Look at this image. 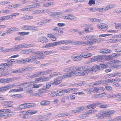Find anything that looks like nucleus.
<instances>
[{"mask_svg": "<svg viewBox=\"0 0 121 121\" xmlns=\"http://www.w3.org/2000/svg\"><path fill=\"white\" fill-rule=\"evenodd\" d=\"M88 9L90 11L92 12H95L96 11L95 8H88Z\"/></svg>", "mask_w": 121, "mask_h": 121, "instance_id": "nucleus-58", "label": "nucleus"}, {"mask_svg": "<svg viewBox=\"0 0 121 121\" xmlns=\"http://www.w3.org/2000/svg\"><path fill=\"white\" fill-rule=\"evenodd\" d=\"M98 36L95 35H87L86 36V40H92L93 39H95L98 37Z\"/></svg>", "mask_w": 121, "mask_h": 121, "instance_id": "nucleus-17", "label": "nucleus"}, {"mask_svg": "<svg viewBox=\"0 0 121 121\" xmlns=\"http://www.w3.org/2000/svg\"><path fill=\"white\" fill-rule=\"evenodd\" d=\"M54 47L61 44L60 41L53 43Z\"/></svg>", "mask_w": 121, "mask_h": 121, "instance_id": "nucleus-49", "label": "nucleus"}, {"mask_svg": "<svg viewBox=\"0 0 121 121\" xmlns=\"http://www.w3.org/2000/svg\"><path fill=\"white\" fill-rule=\"evenodd\" d=\"M54 47V44L53 43H48L45 46H43V48H49L50 47Z\"/></svg>", "mask_w": 121, "mask_h": 121, "instance_id": "nucleus-22", "label": "nucleus"}, {"mask_svg": "<svg viewBox=\"0 0 121 121\" xmlns=\"http://www.w3.org/2000/svg\"><path fill=\"white\" fill-rule=\"evenodd\" d=\"M48 36L52 41H55L56 39V38L55 36L52 34H48Z\"/></svg>", "mask_w": 121, "mask_h": 121, "instance_id": "nucleus-21", "label": "nucleus"}, {"mask_svg": "<svg viewBox=\"0 0 121 121\" xmlns=\"http://www.w3.org/2000/svg\"><path fill=\"white\" fill-rule=\"evenodd\" d=\"M69 18V19L73 20H76V17L72 15L71 14H70Z\"/></svg>", "mask_w": 121, "mask_h": 121, "instance_id": "nucleus-52", "label": "nucleus"}, {"mask_svg": "<svg viewBox=\"0 0 121 121\" xmlns=\"http://www.w3.org/2000/svg\"><path fill=\"white\" fill-rule=\"evenodd\" d=\"M102 104V103L101 102H96L93 103V105L94 106V108H95L97 106L99 105Z\"/></svg>", "mask_w": 121, "mask_h": 121, "instance_id": "nucleus-56", "label": "nucleus"}, {"mask_svg": "<svg viewBox=\"0 0 121 121\" xmlns=\"http://www.w3.org/2000/svg\"><path fill=\"white\" fill-rule=\"evenodd\" d=\"M23 39V38L21 36H18L17 37H16L15 38V40H22Z\"/></svg>", "mask_w": 121, "mask_h": 121, "instance_id": "nucleus-54", "label": "nucleus"}, {"mask_svg": "<svg viewBox=\"0 0 121 121\" xmlns=\"http://www.w3.org/2000/svg\"><path fill=\"white\" fill-rule=\"evenodd\" d=\"M42 81H45L49 80V78L48 77H44L42 78Z\"/></svg>", "mask_w": 121, "mask_h": 121, "instance_id": "nucleus-59", "label": "nucleus"}, {"mask_svg": "<svg viewBox=\"0 0 121 121\" xmlns=\"http://www.w3.org/2000/svg\"><path fill=\"white\" fill-rule=\"evenodd\" d=\"M52 72V70L49 69L45 71H38L36 72L34 74L31 75V78H34L36 77L45 75L50 73Z\"/></svg>", "mask_w": 121, "mask_h": 121, "instance_id": "nucleus-4", "label": "nucleus"}, {"mask_svg": "<svg viewBox=\"0 0 121 121\" xmlns=\"http://www.w3.org/2000/svg\"><path fill=\"white\" fill-rule=\"evenodd\" d=\"M108 66L107 64L104 63H101L99 65L100 70H103L106 68L108 67Z\"/></svg>", "mask_w": 121, "mask_h": 121, "instance_id": "nucleus-14", "label": "nucleus"}, {"mask_svg": "<svg viewBox=\"0 0 121 121\" xmlns=\"http://www.w3.org/2000/svg\"><path fill=\"white\" fill-rule=\"evenodd\" d=\"M43 56L49 54H51L52 53L51 51H43Z\"/></svg>", "mask_w": 121, "mask_h": 121, "instance_id": "nucleus-39", "label": "nucleus"}, {"mask_svg": "<svg viewBox=\"0 0 121 121\" xmlns=\"http://www.w3.org/2000/svg\"><path fill=\"white\" fill-rule=\"evenodd\" d=\"M64 70L66 72H69V73H68L65 75H64V76H67L66 78H67L68 77H69L73 76L75 74L76 75V74L78 72L77 71L76 68L74 66H71L66 68L64 69Z\"/></svg>", "mask_w": 121, "mask_h": 121, "instance_id": "nucleus-2", "label": "nucleus"}, {"mask_svg": "<svg viewBox=\"0 0 121 121\" xmlns=\"http://www.w3.org/2000/svg\"><path fill=\"white\" fill-rule=\"evenodd\" d=\"M75 44H85V45H86V40H85L84 42L76 41L75 42Z\"/></svg>", "mask_w": 121, "mask_h": 121, "instance_id": "nucleus-24", "label": "nucleus"}, {"mask_svg": "<svg viewBox=\"0 0 121 121\" xmlns=\"http://www.w3.org/2000/svg\"><path fill=\"white\" fill-rule=\"evenodd\" d=\"M93 103L89 105L86 106V108L89 109H92L95 108L94 106L93 105Z\"/></svg>", "mask_w": 121, "mask_h": 121, "instance_id": "nucleus-46", "label": "nucleus"}, {"mask_svg": "<svg viewBox=\"0 0 121 121\" xmlns=\"http://www.w3.org/2000/svg\"><path fill=\"white\" fill-rule=\"evenodd\" d=\"M112 51L111 50L106 48L103 49L99 51V52L100 53L103 54L110 53Z\"/></svg>", "mask_w": 121, "mask_h": 121, "instance_id": "nucleus-13", "label": "nucleus"}, {"mask_svg": "<svg viewBox=\"0 0 121 121\" xmlns=\"http://www.w3.org/2000/svg\"><path fill=\"white\" fill-rule=\"evenodd\" d=\"M16 84H14L13 85L9 84L0 87V92H5L10 89L12 88L13 87H14L16 86H19L17 85H18V84L17 83H16Z\"/></svg>", "mask_w": 121, "mask_h": 121, "instance_id": "nucleus-6", "label": "nucleus"}, {"mask_svg": "<svg viewBox=\"0 0 121 121\" xmlns=\"http://www.w3.org/2000/svg\"><path fill=\"white\" fill-rule=\"evenodd\" d=\"M89 20L91 22H99L100 20L99 19H97L96 18H89Z\"/></svg>", "mask_w": 121, "mask_h": 121, "instance_id": "nucleus-32", "label": "nucleus"}, {"mask_svg": "<svg viewBox=\"0 0 121 121\" xmlns=\"http://www.w3.org/2000/svg\"><path fill=\"white\" fill-rule=\"evenodd\" d=\"M70 90V88L62 90V94H63V95H64L65 93H68L70 92H71Z\"/></svg>", "mask_w": 121, "mask_h": 121, "instance_id": "nucleus-27", "label": "nucleus"}, {"mask_svg": "<svg viewBox=\"0 0 121 121\" xmlns=\"http://www.w3.org/2000/svg\"><path fill=\"white\" fill-rule=\"evenodd\" d=\"M38 29L36 26H30V30L37 31H38Z\"/></svg>", "mask_w": 121, "mask_h": 121, "instance_id": "nucleus-29", "label": "nucleus"}, {"mask_svg": "<svg viewBox=\"0 0 121 121\" xmlns=\"http://www.w3.org/2000/svg\"><path fill=\"white\" fill-rule=\"evenodd\" d=\"M52 72V70L49 69L45 71H38L36 72L34 74L31 75V78H34L36 77L45 75L50 73Z\"/></svg>", "mask_w": 121, "mask_h": 121, "instance_id": "nucleus-3", "label": "nucleus"}, {"mask_svg": "<svg viewBox=\"0 0 121 121\" xmlns=\"http://www.w3.org/2000/svg\"><path fill=\"white\" fill-rule=\"evenodd\" d=\"M23 44V47H25L26 48H30L31 47H33L35 46V45L34 44H25L24 45Z\"/></svg>", "mask_w": 121, "mask_h": 121, "instance_id": "nucleus-31", "label": "nucleus"}, {"mask_svg": "<svg viewBox=\"0 0 121 121\" xmlns=\"http://www.w3.org/2000/svg\"><path fill=\"white\" fill-rule=\"evenodd\" d=\"M67 76H59L58 77L56 78L54 80L55 85L58 84L62 82V80L66 78Z\"/></svg>", "mask_w": 121, "mask_h": 121, "instance_id": "nucleus-8", "label": "nucleus"}, {"mask_svg": "<svg viewBox=\"0 0 121 121\" xmlns=\"http://www.w3.org/2000/svg\"><path fill=\"white\" fill-rule=\"evenodd\" d=\"M111 75L112 76H113L116 77H121V73L118 72L114 73L113 75V74H111Z\"/></svg>", "mask_w": 121, "mask_h": 121, "instance_id": "nucleus-40", "label": "nucleus"}, {"mask_svg": "<svg viewBox=\"0 0 121 121\" xmlns=\"http://www.w3.org/2000/svg\"><path fill=\"white\" fill-rule=\"evenodd\" d=\"M51 4L50 2H48L44 4L43 5L44 7H48L50 6Z\"/></svg>", "mask_w": 121, "mask_h": 121, "instance_id": "nucleus-64", "label": "nucleus"}, {"mask_svg": "<svg viewBox=\"0 0 121 121\" xmlns=\"http://www.w3.org/2000/svg\"><path fill=\"white\" fill-rule=\"evenodd\" d=\"M38 40L43 43H46L48 42V40L45 37H41L38 39Z\"/></svg>", "mask_w": 121, "mask_h": 121, "instance_id": "nucleus-12", "label": "nucleus"}, {"mask_svg": "<svg viewBox=\"0 0 121 121\" xmlns=\"http://www.w3.org/2000/svg\"><path fill=\"white\" fill-rule=\"evenodd\" d=\"M38 14L40 13H45V11H46V10H37Z\"/></svg>", "mask_w": 121, "mask_h": 121, "instance_id": "nucleus-55", "label": "nucleus"}, {"mask_svg": "<svg viewBox=\"0 0 121 121\" xmlns=\"http://www.w3.org/2000/svg\"><path fill=\"white\" fill-rule=\"evenodd\" d=\"M28 61V62L33 61L39 59L38 56L35 55H31L29 57V58H26Z\"/></svg>", "mask_w": 121, "mask_h": 121, "instance_id": "nucleus-10", "label": "nucleus"}, {"mask_svg": "<svg viewBox=\"0 0 121 121\" xmlns=\"http://www.w3.org/2000/svg\"><path fill=\"white\" fill-rule=\"evenodd\" d=\"M121 23H117L115 27L117 29L119 30L121 29Z\"/></svg>", "mask_w": 121, "mask_h": 121, "instance_id": "nucleus-42", "label": "nucleus"}, {"mask_svg": "<svg viewBox=\"0 0 121 121\" xmlns=\"http://www.w3.org/2000/svg\"><path fill=\"white\" fill-rule=\"evenodd\" d=\"M30 26L28 25H26L22 27V29L24 30H29L30 29Z\"/></svg>", "mask_w": 121, "mask_h": 121, "instance_id": "nucleus-50", "label": "nucleus"}, {"mask_svg": "<svg viewBox=\"0 0 121 121\" xmlns=\"http://www.w3.org/2000/svg\"><path fill=\"white\" fill-rule=\"evenodd\" d=\"M11 30L12 31H18L19 30V29L17 28L16 27H11L10 28Z\"/></svg>", "mask_w": 121, "mask_h": 121, "instance_id": "nucleus-51", "label": "nucleus"}, {"mask_svg": "<svg viewBox=\"0 0 121 121\" xmlns=\"http://www.w3.org/2000/svg\"><path fill=\"white\" fill-rule=\"evenodd\" d=\"M37 112L38 111L37 110H36L34 111L29 110L27 111L26 113L27 114H29V115H30H30H32L33 114L37 113Z\"/></svg>", "mask_w": 121, "mask_h": 121, "instance_id": "nucleus-26", "label": "nucleus"}, {"mask_svg": "<svg viewBox=\"0 0 121 121\" xmlns=\"http://www.w3.org/2000/svg\"><path fill=\"white\" fill-rule=\"evenodd\" d=\"M30 49L27 50H25L22 51V52L25 54H30Z\"/></svg>", "mask_w": 121, "mask_h": 121, "instance_id": "nucleus-57", "label": "nucleus"}, {"mask_svg": "<svg viewBox=\"0 0 121 121\" xmlns=\"http://www.w3.org/2000/svg\"><path fill=\"white\" fill-rule=\"evenodd\" d=\"M23 47V44H21L20 45H16L15 46V48L10 49H8L6 50L1 51L2 52H9L13 51L18 50L20 48Z\"/></svg>", "mask_w": 121, "mask_h": 121, "instance_id": "nucleus-7", "label": "nucleus"}, {"mask_svg": "<svg viewBox=\"0 0 121 121\" xmlns=\"http://www.w3.org/2000/svg\"><path fill=\"white\" fill-rule=\"evenodd\" d=\"M84 107L80 106L79 107H78L77 108V111L78 112H79L84 110Z\"/></svg>", "mask_w": 121, "mask_h": 121, "instance_id": "nucleus-33", "label": "nucleus"}, {"mask_svg": "<svg viewBox=\"0 0 121 121\" xmlns=\"http://www.w3.org/2000/svg\"><path fill=\"white\" fill-rule=\"evenodd\" d=\"M97 61L100 62L103 59L104 57L103 55H98L96 56Z\"/></svg>", "mask_w": 121, "mask_h": 121, "instance_id": "nucleus-25", "label": "nucleus"}, {"mask_svg": "<svg viewBox=\"0 0 121 121\" xmlns=\"http://www.w3.org/2000/svg\"><path fill=\"white\" fill-rule=\"evenodd\" d=\"M116 6L115 4H111L108 5V9H109L111 8H113L115 7Z\"/></svg>", "mask_w": 121, "mask_h": 121, "instance_id": "nucleus-63", "label": "nucleus"}, {"mask_svg": "<svg viewBox=\"0 0 121 121\" xmlns=\"http://www.w3.org/2000/svg\"><path fill=\"white\" fill-rule=\"evenodd\" d=\"M93 39L92 40H86V45H92L94 44Z\"/></svg>", "mask_w": 121, "mask_h": 121, "instance_id": "nucleus-28", "label": "nucleus"}, {"mask_svg": "<svg viewBox=\"0 0 121 121\" xmlns=\"http://www.w3.org/2000/svg\"><path fill=\"white\" fill-rule=\"evenodd\" d=\"M21 18H22L23 20L30 19H33V17L31 16L25 15L24 17H22Z\"/></svg>", "mask_w": 121, "mask_h": 121, "instance_id": "nucleus-23", "label": "nucleus"}, {"mask_svg": "<svg viewBox=\"0 0 121 121\" xmlns=\"http://www.w3.org/2000/svg\"><path fill=\"white\" fill-rule=\"evenodd\" d=\"M101 113L102 114H103V117L104 116L107 117V115H106V111H104V110L102 111H101Z\"/></svg>", "mask_w": 121, "mask_h": 121, "instance_id": "nucleus-61", "label": "nucleus"}, {"mask_svg": "<svg viewBox=\"0 0 121 121\" xmlns=\"http://www.w3.org/2000/svg\"><path fill=\"white\" fill-rule=\"evenodd\" d=\"M99 70L100 69L99 65L94 66L92 67V68L90 69V73L94 71L96 72Z\"/></svg>", "mask_w": 121, "mask_h": 121, "instance_id": "nucleus-11", "label": "nucleus"}, {"mask_svg": "<svg viewBox=\"0 0 121 121\" xmlns=\"http://www.w3.org/2000/svg\"><path fill=\"white\" fill-rule=\"evenodd\" d=\"M76 86H82L85 85V83H84L83 81H81V82L76 83Z\"/></svg>", "mask_w": 121, "mask_h": 121, "instance_id": "nucleus-47", "label": "nucleus"}, {"mask_svg": "<svg viewBox=\"0 0 121 121\" xmlns=\"http://www.w3.org/2000/svg\"><path fill=\"white\" fill-rule=\"evenodd\" d=\"M91 54L90 53H87L86 52L82 53L80 55V56L84 58H87L91 56Z\"/></svg>", "mask_w": 121, "mask_h": 121, "instance_id": "nucleus-16", "label": "nucleus"}, {"mask_svg": "<svg viewBox=\"0 0 121 121\" xmlns=\"http://www.w3.org/2000/svg\"><path fill=\"white\" fill-rule=\"evenodd\" d=\"M50 103V102L49 101L47 100L42 101L40 103V104L43 105L49 104Z\"/></svg>", "mask_w": 121, "mask_h": 121, "instance_id": "nucleus-19", "label": "nucleus"}, {"mask_svg": "<svg viewBox=\"0 0 121 121\" xmlns=\"http://www.w3.org/2000/svg\"><path fill=\"white\" fill-rule=\"evenodd\" d=\"M95 4V1L94 0H90L89 1L88 4L89 6H91L92 4Z\"/></svg>", "mask_w": 121, "mask_h": 121, "instance_id": "nucleus-38", "label": "nucleus"}, {"mask_svg": "<svg viewBox=\"0 0 121 121\" xmlns=\"http://www.w3.org/2000/svg\"><path fill=\"white\" fill-rule=\"evenodd\" d=\"M92 25V24H86L82 25L81 26L82 27H86L87 26H91Z\"/></svg>", "mask_w": 121, "mask_h": 121, "instance_id": "nucleus-53", "label": "nucleus"}, {"mask_svg": "<svg viewBox=\"0 0 121 121\" xmlns=\"http://www.w3.org/2000/svg\"><path fill=\"white\" fill-rule=\"evenodd\" d=\"M105 58L106 60L108 61L113 60V58L111 56V55L105 56Z\"/></svg>", "mask_w": 121, "mask_h": 121, "instance_id": "nucleus-41", "label": "nucleus"}, {"mask_svg": "<svg viewBox=\"0 0 121 121\" xmlns=\"http://www.w3.org/2000/svg\"><path fill=\"white\" fill-rule=\"evenodd\" d=\"M30 33L29 32H18L17 34L18 35H28Z\"/></svg>", "mask_w": 121, "mask_h": 121, "instance_id": "nucleus-35", "label": "nucleus"}, {"mask_svg": "<svg viewBox=\"0 0 121 121\" xmlns=\"http://www.w3.org/2000/svg\"><path fill=\"white\" fill-rule=\"evenodd\" d=\"M60 74V73L59 72H56L54 73H52L50 74V76H54L59 75Z\"/></svg>", "mask_w": 121, "mask_h": 121, "instance_id": "nucleus-37", "label": "nucleus"}, {"mask_svg": "<svg viewBox=\"0 0 121 121\" xmlns=\"http://www.w3.org/2000/svg\"><path fill=\"white\" fill-rule=\"evenodd\" d=\"M106 115L108 116H109L115 112V111L113 110H110L109 111H107Z\"/></svg>", "mask_w": 121, "mask_h": 121, "instance_id": "nucleus-20", "label": "nucleus"}, {"mask_svg": "<svg viewBox=\"0 0 121 121\" xmlns=\"http://www.w3.org/2000/svg\"><path fill=\"white\" fill-rule=\"evenodd\" d=\"M61 44L65 43H72V41L71 40H61L60 41Z\"/></svg>", "mask_w": 121, "mask_h": 121, "instance_id": "nucleus-43", "label": "nucleus"}, {"mask_svg": "<svg viewBox=\"0 0 121 121\" xmlns=\"http://www.w3.org/2000/svg\"><path fill=\"white\" fill-rule=\"evenodd\" d=\"M68 48L66 46H63L59 48V50H67V49Z\"/></svg>", "mask_w": 121, "mask_h": 121, "instance_id": "nucleus-60", "label": "nucleus"}, {"mask_svg": "<svg viewBox=\"0 0 121 121\" xmlns=\"http://www.w3.org/2000/svg\"><path fill=\"white\" fill-rule=\"evenodd\" d=\"M62 90H60L56 91V96L62 95H63L62 94Z\"/></svg>", "mask_w": 121, "mask_h": 121, "instance_id": "nucleus-36", "label": "nucleus"}, {"mask_svg": "<svg viewBox=\"0 0 121 121\" xmlns=\"http://www.w3.org/2000/svg\"><path fill=\"white\" fill-rule=\"evenodd\" d=\"M11 112V110L9 109H2L0 110V112H4L5 113L7 112L10 113Z\"/></svg>", "mask_w": 121, "mask_h": 121, "instance_id": "nucleus-30", "label": "nucleus"}, {"mask_svg": "<svg viewBox=\"0 0 121 121\" xmlns=\"http://www.w3.org/2000/svg\"><path fill=\"white\" fill-rule=\"evenodd\" d=\"M97 27L102 30H105L108 29V26L104 23L99 24L97 26Z\"/></svg>", "mask_w": 121, "mask_h": 121, "instance_id": "nucleus-9", "label": "nucleus"}, {"mask_svg": "<svg viewBox=\"0 0 121 121\" xmlns=\"http://www.w3.org/2000/svg\"><path fill=\"white\" fill-rule=\"evenodd\" d=\"M92 91L98 92L99 91V88L97 87H95L92 88Z\"/></svg>", "mask_w": 121, "mask_h": 121, "instance_id": "nucleus-62", "label": "nucleus"}, {"mask_svg": "<svg viewBox=\"0 0 121 121\" xmlns=\"http://www.w3.org/2000/svg\"><path fill=\"white\" fill-rule=\"evenodd\" d=\"M89 67L87 66H84L79 67L76 68L77 73L76 75H85L90 73V69H89Z\"/></svg>", "mask_w": 121, "mask_h": 121, "instance_id": "nucleus-1", "label": "nucleus"}, {"mask_svg": "<svg viewBox=\"0 0 121 121\" xmlns=\"http://www.w3.org/2000/svg\"><path fill=\"white\" fill-rule=\"evenodd\" d=\"M36 104L35 103H31L22 104L19 106V108L17 109L19 110H22V109H25L27 108L33 107L35 106Z\"/></svg>", "mask_w": 121, "mask_h": 121, "instance_id": "nucleus-5", "label": "nucleus"}, {"mask_svg": "<svg viewBox=\"0 0 121 121\" xmlns=\"http://www.w3.org/2000/svg\"><path fill=\"white\" fill-rule=\"evenodd\" d=\"M15 62L23 63L25 64L26 63L28 62V61L26 58L24 59H22L21 60H17L16 61H15Z\"/></svg>", "mask_w": 121, "mask_h": 121, "instance_id": "nucleus-18", "label": "nucleus"}, {"mask_svg": "<svg viewBox=\"0 0 121 121\" xmlns=\"http://www.w3.org/2000/svg\"><path fill=\"white\" fill-rule=\"evenodd\" d=\"M94 44L97 43H99L101 42L102 40L101 38H98L96 39H93Z\"/></svg>", "mask_w": 121, "mask_h": 121, "instance_id": "nucleus-34", "label": "nucleus"}, {"mask_svg": "<svg viewBox=\"0 0 121 121\" xmlns=\"http://www.w3.org/2000/svg\"><path fill=\"white\" fill-rule=\"evenodd\" d=\"M118 41V39H110L109 41L111 43H115L117 42Z\"/></svg>", "mask_w": 121, "mask_h": 121, "instance_id": "nucleus-48", "label": "nucleus"}, {"mask_svg": "<svg viewBox=\"0 0 121 121\" xmlns=\"http://www.w3.org/2000/svg\"><path fill=\"white\" fill-rule=\"evenodd\" d=\"M52 21V19H47L45 18L44 19L43 21H42L44 23V24L45 23H47L50 22V21Z\"/></svg>", "mask_w": 121, "mask_h": 121, "instance_id": "nucleus-44", "label": "nucleus"}, {"mask_svg": "<svg viewBox=\"0 0 121 121\" xmlns=\"http://www.w3.org/2000/svg\"><path fill=\"white\" fill-rule=\"evenodd\" d=\"M102 84V82L100 81H96L90 84L89 86L91 87H92L95 86V85H98L99 84Z\"/></svg>", "mask_w": 121, "mask_h": 121, "instance_id": "nucleus-15", "label": "nucleus"}, {"mask_svg": "<svg viewBox=\"0 0 121 121\" xmlns=\"http://www.w3.org/2000/svg\"><path fill=\"white\" fill-rule=\"evenodd\" d=\"M108 107V105L107 104H103L99 106V107L100 108H105Z\"/></svg>", "mask_w": 121, "mask_h": 121, "instance_id": "nucleus-45", "label": "nucleus"}]
</instances>
